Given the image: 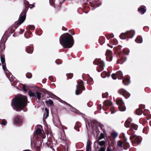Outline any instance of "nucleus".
<instances>
[{
	"label": "nucleus",
	"mask_w": 151,
	"mask_h": 151,
	"mask_svg": "<svg viewBox=\"0 0 151 151\" xmlns=\"http://www.w3.org/2000/svg\"><path fill=\"white\" fill-rule=\"evenodd\" d=\"M67 77L69 79H71L73 76V74L72 73H69L66 74Z\"/></svg>",
	"instance_id": "nucleus-41"
},
{
	"label": "nucleus",
	"mask_w": 151,
	"mask_h": 151,
	"mask_svg": "<svg viewBox=\"0 0 151 151\" xmlns=\"http://www.w3.org/2000/svg\"><path fill=\"white\" fill-rule=\"evenodd\" d=\"M7 124V122L6 120H2L1 123V124L4 125H6Z\"/></svg>",
	"instance_id": "nucleus-48"
},
{
	"label": "nucleus",
	"mask_w": 151,
	"mask_h": 151,
	"mask_svg": "<svg viewBox=\"0 0 151 151\" xmlns=\"http://www.w3.org/2000/svg\"><path fill=\"white\" fill-rule=\"evenodd\" d=\"M28 94L30 97H34L35 98L37 99L39 101L41 99V96H44L43 94L38 91H36L35 93L29 90L28 92Z\"/></svg>",
	"instance_id": "nucleus-9"
},
{
	"label": "nucleus",
	"mask_w": 151,
	"mask_h": 151,
	"mask_svg": "<svg viewBox=\"0 0 151 151\" xmlns=\"http://www.w3.org/2000/svg\"><path fill=\"white\" fill-rule=\"evenodd\" d=\"M138 127V126L136 124L132 123L131 124L129 130L128 131V133H129V135L134 134V133L133 132V129L137 130Z\"/></svg>",
	"instance_id": "nucleus-14"
},
{
	"label": "nucleus",
	"mask_w": 151,
	"mask_h": 151,
	"mask_svg": "<svg viewBox=\"0 0 151 151\" xmlns=\"http://www.w3.org/2000/svg\"><path fill=\"white\" fill-rule=\"evenodd\" d=\"M105 36L106 38L109 40L110 39L113 37H114V35H113L112 34H107Z\"/></svg>",
	"instance_id": "nucleus-34"
},
{
	"label": "nucleus",
	"mask_w": 151,
	"mask_h": 151,
	"mask_svg": "<svg viewBox=\"0 0 151 151\" xmlns=\"http://www.w3.org/2000/svg\"><path fill=\"white\" fill-rule=\"evenodd\" d=\"M87 83L88 84L91 85L93 84V79L91 78H88L87 80Z\"/></svg>",
	"instance_id": "nucleus-37"
},
{
	"label": "nucleus",
	"mask_w": 151,
	"mask_h": 151,
	"mask_svg": "<svg viewBox=\"0 0 151 151\" xmlns=\"http://www.w3.org/2000/svg\"><path fill=\"white\" fill-rule=\"evenodd\" d=\"M145 7L143 6H140L138 9V10L141 14H144L146 11Z\"/></svg>",
	"instance_id": "nucleus-19"
},
{
	"label": "nucleus",
	"mask_w": 151,
	"mask_h": 151,
	"mask_svg": "<svg viewBox=\"0 0 151 151\" xmlns=\"http://www.w3.org/2000/svg\"><path fill=\"white\" fill-rule=\"evenodd\" d=\"M142 110L140 108L137 109L136 111V114L137 115H141L142 113Z\"/></svg>",
	"instance_id": "nucleus-27"
},
{
	"label": "nucleus",
	"mask_w": 151,
	"mask_h": 151,
	"mask_svg": "<svg viewBox=\"0 0 151 151\" xmlns=\"http://www.w3.org/2000/svg\"><path fill=\"white\" fill-rule=\"evenodd\" d=\"M29 7L25 6V8L22 12L21 13L18 20L17 21L16 23L18 25H16V27H17L18 26L20 25L25 20L26 18V15L28 9Z\"/></svg>",
	"instance_id": "nucleus-5"
},
{
	"label": "nucleus",
	"mask_w": 151,
	"mask_h": 151,
	"mask_svg": "<svg viewBox=\"0 0 151 151\" xmlns=\"http://www.w3.org/2000/svg\"><path fill=\"white\" fill-rule=\"evenodd\" d=\"M16 22L17 21L15 22V24L12 27H11V28L12 29V30H11V34L14 31L15 29L17 28L19 26H18L17 27H16V25L17 26V25H18V24L16 23Z\"/></svg>",
	"instance_id": "nucleus-28"
},
{
	"label": "nucleus",
	"mask_w": 151,
	"mask_h": 151,
	"mask_svg": "<svg viewBox=\"0 0 151 151\" xmlns=\"http://www.w3.org/2000/svg\"><path fill=\"white\" fill-rule=\"evenodd\" d=\"M106 151H112L110 145L107 147Z\"/></svg>",
	"instance_id": "nucleus-59"
},
{
	"label": "nucleus",
	"mask_w": 151,
	"mask_h": 151,
	"mask_svg": "<svg viewBox=\"0 0 151 151\" xmlns=\"http://www.w3.org/2000/svg\"><path fill=\"white\" fill-rule=\"evenodd\" d=\"M119 37L122 39H125L126 37L127 38V35L126 32L125 33L121 34L119 36Z\"/></svg>",
	"instance_id": "nucleus-26"
},
{
	"label": "nucleus",
	"mask_w": 151,
	"mask_h": 151,
	"mask_svg": "<svg viewBox=\"0 0 151 151\" xmlns=\"http://www.w3.org/2000/svg\"><path fill=\"white\" fill-rule=\"evenodd\" d=\"M140 108H141V109H144L145 107V106L143 104H141L140 106Z\"/></svg>",
	"instance_id": "nucleus-62"
},
{
	"label": "nucleus",
	"mask_w": 151,
	"mask_h": 151,
	"mask_svg": "<svg viewBox=\"0 0 151 151\" xmlns=\"http://www.w3.org/2000/svg\"><path fill=\"white\" fill-rule=\"evenodd\" d=\"M12 29H11V28H9L7 29V30L5 32V34L7 35H10L11 34V30H12Z\"/></svg>",
	"instance_id": "nucleus-38"
},
{
	"label": "nucleus",
	"mask_w": 151,
	"mask_h": 151,
	"mask_svg": "<svg viewBox=\"0 0 151 151\" xmlns=\"http://www.w3.org/2000/svg\"><path fill=\"white\" fill-rule=\"evenodd\" d=\"M118 53L117 56L119 57L116 63L117 64H122L126 60V58L125 56L127 55L129 53V51L127 49H124L123 52L118 51Z\"/></svg>",
	"instance_id": "nucleus-3"
},
{
	"label": "nucleus",
	"mask_w": 151,
	"mask_h": 151,
	"mask_svg": "<svg viewBox=\"0 0 151 151\" xmlns=\"http://www.w3.org/2000/svg\"><path fill=\"white\" fill-rule=\"evenodd\" d=\"M34 146L35 147V150L36 151H40L41 150V147L40 146H37V144H34Z\"/></svg>",
	"instance_id": "nucleus-39"
},
{
	"label": "nucleus",
	"mask_w": 151,
	"mask_h": 151,
	"mask_svg": "<svg viewBox=\"0 0 151 151\" xmlns=\"http://www.w3.org/2000/svg\"><path fill=\"white\" fill-rule=\"evenodd\" d=\"M110 41L111 43H112L114 45H116L118 43L117 40L115 38L111 40Z\"/></svg>",
	"instance_id": "nucleus-35"
},
{
	"label": "nucleus",
	"mask_w": 151,
	"mask_h": 151,
	"mask_svg": "<svg viewBox=\"0 0 151 151\" xmlns=\"http://www.w3.org/2000/svg\"><path fill=\"white\" fill-rule=\"evenodd\" d=\"M101 76L102 77L104 78L106 77H109L110 76V74L108 72L104 71L101 73Z\"/></svg>",
	"instance_id": "nucleus-21"
},
{
	"label": "nucleus",
	"mask_w": 151,
	"mask_h": 151,
	"mask_svg": "<svg viewBox=\"0 0 151 151\" xmlns=\"http://www.w3.org/2000/svg\"><path fill=\"white\" fill-rule=\"evenodd\" d=\"M105 42L104 38L102 37H101L99 39V42L100 45H102Z\"/></svg>",
	"instance_id": "nucleus-32"
},
{
	"label": "nucleus",
	"mask_w": 151,
	"mask_h": 151,
	"mask_svg": "<svg viewBox=\"0 0 151 151\" xmlns=\"http://www.w3.org/2000/svg\"><path fill=\"white\" fill-rule=\"evenodd\" d=\"M45 102L47 104H48L51 106L53 103V101L51 99H49L46 101Z\"/></svg>",
	"instance_id": "nucleus-33"
},
{
	"label": "nucleus",
	"mask_w": 151,
	"mask_h": 151,
	"mask_svg": "<svg viewBox=\"0 0 151 151\" xmlns=\"http://www.w3.org/2000/svg\"><path fill=\"white\" fill-rule=\"evenodd\" d=\"M62 29L63 30L66 31L67 30V29L64 27H63Z\"/></svg>",
	"instance_id": "nucleus-64"
},
{
	"label": "nucleus",
	"mask_w": 151,
	"mask_h": 151,
	"mask_svg": "<svg viewBox=\"0 0 151 151\" xmlns=\"http://www.w3.org/2000/svg\"><path fill=\"white\" fill-rule=\"evenodd\" d=\"M43 92L45 95V94H46L48 95V96H47V98L50 97L51 98H54V97L56 96L52 93L46 90L45 89L44 91H43Z\"/></svg>",
	"instance_id": "nucleus-18"
},
{
	"label": "nucleus",
	"mask_w": 151,
	"mask_h": 151,
	"mask_svg": "<svg viewBox=\"0 0 151 151\" xmlns=\"http://www.w3.org/2000/svg\"><path fill=\"white\" fill-rule=\"evenodd\" d=\"M106 150V147H101L100 149L98 151H105Z\"/></svg>",
	"instance_id": "nucleus-56"
},
{
	"label": "nucleus",
	"mask_w": 151,
	"mask_h": 151,
	"mask_svg": "<svg viewBox=\"0 0 151 151\" xmlns=\"http://www.w3.org/2000/svg\"><path fill=\"white\" fill-rule=\"evenodd\" d=\"M29 29L32 30L35 29V27L33 25H30L29 26Z\"/></svg>",
	"instance_id": "nucleus-52"
},
{
	"label": "nucleus",
	"mask_w": 151,
	"mask_h": 151,
	"mask_svg": "<svg viewBox=\"0 0 151 151\" xmlns=\"http://www.w3.org/2000/svg\"><path fill=\"white\" fill-rule=\"evenodd\" d=\"M24 30L22 29L19 32V34H22L24 32Z\"/></svg>",
	"instance_id": "nucleus-63"
},
{
	"label": "nucleus",
	"mask_w": 151,
	"mask_h": 151,
	"mask_svg": "<svg viewBox=\"0 0 151 151\" xmlns=\"http://www.w3.org/2000/svg\"><path fill=\"white\" fill-rule=\"evenodd\" d=\"M33 50V47H28L26 49V51L28 53L31 54L32 53Z\"/></svg>",
	"instance_id": "nucleus-24"
},
{
	"label": "nucleus",
	"mask_w": 151,
	"mask_h": 151,
	"mask_svg": "<svg viewBox=\"0 0 151 151\" xmlns=\"http://www.w3.org/2000/svg\"><path fill=\"white\" fill-rule=\"evenodd\" d=\"M111 136L114 138L116 137L118 135V134L116 132H113L111 133Z\"/></svg>",
	"instance_id": "nucleus-46"
},
{
	"label": "nucleus",
	"mask_w": 151,
	"mask_h": 151,
	"mask_svg": "<svg viewBox=\"0 0 151 151\" xmlns=\"http://www.w3.org/2000/svg\"><path fill=\"white\" fill-rule=\"evenodd\" d=\"M27 99L26 96L21 95L16 97L13 100L12 104L14 110L19 111L27 105Z\"/></svg>",
	"instance_id": "nucleus-1"
},
{
	"label": "nucleus",
	"mask_w": 151,
	"mask_h": 151,
	"mask_svg": "<svg viewBox=\"0 0 151 151\" xmlns=\"http://www.w3.org/2000/svg\"><path fill=\"white\" fill-rule=\"evenodd\" d=\"M130 123V122L127 120L124 123V126L128 128L129 127Z\"/></svg>",
	"instance_id": "nucleus-36"
},
{
	"label": "nucleus",
	"mask_w": 151,
	"mask_h": 151,
	"mask_svg": "<svg viewBox=\"0 0 151 151\" xmlns=\"http://www.w3.org/2000/svg\"><path fill=\"white\" fill-rule=\"evenodd\" d=\"M148 127H145L144 129H143V132L144 133H145V134H146V133L147 132V131L148 130Z\"/></svg>",
	"instance_id": "nucleus-53"
},
{
	"label": "nucleus",
	"mask_w": 151,
	"mask_h": 151,
	"mask_svg": "<svg viewBox=\"0 0 151 151\" xmlns=\"http://www.w3.org/2000/svg\"><path fill=\"white\" fill-rule=\"evenodd\" d=\"M109 96V94L107 92H106L104 93H103L102 94V97L103 98H106Z\"/></svg>",
	"instance_id": "nucleus-47"
},
{
	"label": "nucleus",
	"mask_w": 151,
	"mask_h": 151,
	"mask_svg": "<svg viewBox=\"0 0 151 151\" xmlns=\"http://www.w3.org/2000/svg\"><path fill=\"white\" fill-rule=\"evenodd\" d=\"M122 147L124 150H126L129 147V145L128 142H124Z\"/></svg>",
	"instance_id": "nucleus-25"
},
{
	"label": "nucleus",
	"mask_w": 151,
	"mask_h": 151,
	"mask_svg": "<svg viewBox=\"0 0 151 151\" xmlns=\"http://www.w3.org/2000/svg\"><path fill=\"white\" fill-rule=\"evenodd\" d=\"M127 35V38H132L134 34V31L131 30V31H127L126 32Z\"/></svg>",
	"instance_id": "nucleus-17"
},
{
	"label": "nucleus",
	"mask_w": 151,
	"mask_h": 151,
	"mask_svg": "<svg viewBox=\"0 0 151 151\" xmlns=\"http://www.w3.org/2000/svg\"><path fill=\"white\" fill-rule=\"evenodd\" d=\"M117 77L119 79H123L124 76L122 73L121 71H118L116 73Z\"/></svg>",
	"instance_id": "nucleus-20"
},
{
	"label": "nucleus",
	"mask_w": 151,
	"mask_h": 151,
	"mask_svg": "<svg viewBox=\"0 0 151 151\" xmlns=\"http://www.w3.org/2000/svg\"><path fill=\"white\" fill-rule=\"evenodd\" d=\"M35 134V135H36L38 138L40 137H42L43 136V135L42 133L41 129L40 128H38L36 129Z\"/></svg>",
	"instance_id": "nucleus-16"
},
{
	"label": "nucleus",
	"mask_w": 151,
	"mask_h": 151,
	"mask_svg": "<svg viewBox=\"0 0 151 151\" xmlns=\"http://www.w3.org/2000/svg\"><path fill=\"white\" fill-rule=\"evenodd\" d=\"M60 44L65 48L71 47L74 44L73 37L68 33L63 35L59 39Z\"/></svg>",
	"instance_id": "nucleus-2"
},
{
	"label": "nucleus",
	"mask_w": 151,
	"mask_h": 151,
	"mask_svg": "<svg viewBox=\"0 0 151 151\" xmlns=\"http://www.w3.org/2000/svg\"><path fill=\"white\" fill-rule=\"evenodd\" d=\"M7 38L6 36H3L0 41V56L1 62L2 63H5V56L2 54V53L5 50L4 45Z\"/></svg>",
	"instance_id": "nucleus-4"
},
{
	"label": "nucleus",
	"mask_w": 151,
	"mask_h": 151,
	"mask_svg": "<svg viewBox=\"0 0 151 151\" xmlns=\"http://www.w3.org/2000/svg\"><path fill=\"white\" fill-rule=\"evenodd\" d=\"M130 140L131 141L132 144L133 145H138L140 144L142 140L141 137L135 135H132L130 137Z\"/></svg>",
	"instance_id": "nucleus-7"
},
{
	"label": "nucleus",
	"mask_w": 151,
	"mask_h": 151,
	"mask_svg": "<svg viewBox=\"0 0 151 151\" xmlns=\"http://www.w3.org/2000/svg\"><path fill=\"white\" fill-rule=\"evenodd\" d=\"M149 112L148 111L145 110L144 111L143 113L144 115L145 116H147L148 115V113Z\"/></svg>",
	"instance_id": "nucleus-57"
},
{
	"label": "nucleus",
	"mask_w": 151,
	"mask_h": 151,
	"mask_svg": "<svg viewBox=\"0 0 151 151\" xmlns=\"http://www.w3.org/2000/svg\"><path fill=\"white\" fill-rule=\"evenodd\" d=\"M91 142L89 140H88L87 142V145L86 148H91Z\"/></svg>",
	"instance_id": "nucleus-40"
},
{
	"label": "nucleus",
	"mask_w": 151,
	"mask_h": 151,
	"mask_svg": "<svg viewBox=\"0 0 151 151\" xmlns=\"http://www.w3.org/2000/svg\"><path fill=\"white\" fill-rule=\"evenodd\" d=\"M93 63L94 65H99L96 69L98 72H100L104 70L105 64L104 63L101 59H96L93 61Z\"/></svg>",
	"instance_id": "nucleus-6"
},
{
	"label": "nucleus",
	"mask_w": 151,
	"mask_h": 151,
	"mask_svg": "<svg viewBox=\"0 0 151 151\" xmlns=\"http://www.w3.org/2000/svg\"><path fill=\"white\" fill-rule=\"evenodd\" d=\"M29 7L30 9H32L33 7H35V5L34 4H29Z\"/></svg>",
	"instance_id": "nucleus-58"
},
{
	"label": "nucleus",
	"mask_w": 151,
	"mask_h": 151,
	"mask_svg": "<svg viewBox=\"0 0 151 151\" xmlns=\"http://www.w3.org/2000/svg\"><path fill=\"white\" fill-rule=\"evenodd\" d=\"M78 11H83V12H84L86 14H87L88 13V9L87 10H85V8L84 9H83L82 8H80L79 9H78Z\"/></svg>",
	"instance_id": "nucleus-44"
},
{
	"label": "nucleus",
	"mask_w": 151,
	"mask_h": 151,
	"mask_svg": "<svg viewBox=\"0 0 151 151\" xmlns=\"http://www.w3.org/2000/svg\"><path fill=\"white\" fill-rule=\"evenodd\" d=\"M97 142L98 144L101 146H102L103 145H105L106 142L105 141L103 140L99 141V140H98Z\"/></svg>",
	"instance_id": "nucleus-30"
},
{
	"label": "nucleus",
	"mask_w": 151,
	"mask_h": 151,
	"mask_svg": "<svg viewBox=\"0 0 151 151\" xmlns=\"http://www.w3.org/2000/svg\"><path fill=\"white\" fill-rule=\"evenodd\" d=\"M111 77H112V78L113 79L115 80L117 76H116V73H115V74L113 73Z\"/></svg>",
	"instance_id": "nucleus-51"
},
{
	"label": "nucleus",
	"mask_w": 151,
	"mask_h": 151,
	"mask_svg": "<svg viewBox=\"0 0 151 151\" xmlns=\"http://www.w3.org/2000/svg\"><path fill=\"white\" fill-rule=\"evenodd\" d=\"M124 142L121 140L118 141L117 142V145L120 147L122 148V147Z\"/></svg>",
	"instance_id": "nucleus-31"
},
{
	"label": "nucleus",
	"mask_w": 151,
	"mask_h": 151,
	"mask_svg": "<svg viewBox=\"0 0 151 151\" xmlns=\"http://www.w3.org/2000/svg\"><path fill=\"white\" fill-rule=\"evenodd\" d=\"M116 103L118 105L119 109L120 111H124L126 110V108L124 106V102L122 99H117L116 100Z\"/></svg>",
	"instance_id": "nucleus-10"
},
{
	"label": "nucleus",
	"mask_w": 151,
	"mask_h": 151,
	"mask_svg": "<svg viewBox=\"0 0 151 151\" xmlns=\"http://www.w3.org/2000/svg\"><path fill=\"white\" fill-rule=\"evenodd\" d=\"M98 109L99 110H101V109L102 107L101 105H98L97 106Z\"/></svg>",
	"instance_id": "nucleus-60"
},
{
	"label": "nucleus",
	"mask_w": 151,
	"mask_h": 151,
	"mask_svg": "<svg viewBox=\"0 0 151 151\" xmlns=\"http://www.w3.org/2000/svg\"><path fill=\"white\" fill-rule=\"evenodd\" d=\"M118 93L122 95L126 99H128L130 96V94L126 90L123 88L119 89Z\"/></svg>",
	"instance_id": "nucleus-11"
},
{
	"label": "nucleus",
	"mask_w": 151,
	"mask_h": 151,
	"mask_svg": "<svg viewBox=\"0 0 151 151\" xmlns=\"http://www.w3.org/2000/svg\"><path fill=\"white\" fill-rule=\"evenodd\" d=\"M27 78H30L32 77V75L31 73L28 72L26 74Z\"/></svg>",
	"instance_id": "nucleus-42"
},
{
	"label": "nucleus",
	"mask_w": 151,
	"mask_h": 151,
	"mask_svg": "<svg viewBox=\"0 0 151 151\" xmlns=\"http://www.w3.org/2000/svg\"><path fill=\"white\" fill-rule=\"evenodd\" d=\"M122 82L125 85H128L130 83V81L128 78H126L124 79Z\"/></svg>",
	"instance_id": "nucleus-22"
},
{
	"label": "nucleus",
	"mask_w": 151,
	"mask_h": 151,
	"mask_svg": "<svg viewBox=\"0 0 151 151\" xmlns=\"http://www.w3.org/2000/svg\"><path fill=\"white\" fill-rule=\"evenodd\" d=\"M49 79L52 82L53 81V78L52 76H50L49 77Z\"/></svg>",
	"instance_id": "nucleus-61"
},
{
	"label": "nucleus",
	"mask_w": 151,
	"mask_h": 151,
	"mask_svg": "<svg viewBox=\"0 0 151 151\" xmlns=\"http://www.w3.org/2000/svg\"><path fill=\"white\" fill-rule=\"evenodd\" d=\"M135 41L138 43H141L142 42V38L140 37H137L135 40Z\"/></svg>",
	"instance_id": "nucleus-29"
},
{
	"label": "nucleus",
	"mask_w": 151,
	"mask_h": 151,
	"mask_svg": "<svg viewBox=\"0 0 151 151\" xmlns=\"http://www.w3.org/2000/svg\"><path fill=\"white\" fill-rule=\"evenodd\" d=\"M69 32L70 33L71 35H74L75 34L73 29L69 30Z\"/></svg>",
	"instance_id": "nucleus-55"
},
{
	"label": "nucleus",
	"mask_w": 151,
	"mask_h": 151,
	"mask_svg": "<svg viewBox=\"0 0 151 151\" xmlns=\"http://www.w3.org/2000/svg\"><path fill=\"white\" fill-rule=\"evenodd\" d=\"M104 106L103 107V109L104 110L106 111L109 108V106L111 105L112 102L109 100H106L104 102Z\"/></svg>",
	"instance_id": "nucleus-13"
},
{
	"label": "nucleus",
	"mask_w": 151,
	"mask_h": 151,
	"mask_svg": "<svg viewBox=\"0 0 151 151\" xmlns=\"http://www.w3.org/2000/svg\"><path fill=\"white\" fill-rule=\"evenodd\" d=\"M110 110L111 111V113L112 114H113L116 111L115 109V108L113 106H112L110 108Z\"/></svg>",
	"instance_id": "nucleus-45"
},
{
	"label": "nucleus",
	"mask_w": 151,
	"mask_h": 151,
	"mask_svg": "<svg viewBox=\"0 0 151 151\" xmlns=\"http://www.w3.org/2000/svg\"><path fill=\"white\" fill-rule=\"evenodd\" d=\"M104 137V134L103 133H101L100 134V136L98 138V140H100Z\"/></svg>",
	"instance_id": "nucleus-43"
},
{
	"label": "nucleus",
	"mask_w": 151,
	"mask_h": 151,
	"mask_svg": "<svg viewBox=\"0 0 151 151\" xmlns=\"http://www.w3.org/2000/svg\"><path fill=\"white\" fill-rule=\"evenodd\" d=\"M26 86H25V85H23V87H22V89H23L24 91L25 92H27V89L26 88Z\"/></svg>",
	"instance_id": "nucleus-54"
},
{
	"label": "nucleus",
	"mask_w": 151,
	"mask_h": 151,
	"mask_svg": "<svg viewBox=\"0 0 151 151\" xmlns=\"http://www.w3.org/2000/svg\"><path fill=\"white\" fill-rule=\"evenodd\" d=\"M55 62L58 65H59L62 63V61L60 59H58L55 60Z\"/></svg>",
	"instance_id": "nucleus-49"
},
{
	"label": "nucleus",
	"mask_w": 151,
	"mask_h": 151,
	"mask_svg": "<svg viewBox=\"0 0 151 151\" xmlns=\"http://www.w3.org/2000/svg\"><path fill=\"white\" fill-rule=\"evenodd\" d=\"M45 112L43 116L45 119H46L49 115V109L46 107L45 109Z\"/></svg>",
	"instance_id": "nucleus-23"
},
{
	"label": "nucleus",
	"mask_w": 151,
	"mask_h": 151,
	"mask_svg": "<svg viewBox=\"0 0 151 151\" xmlns=\"http://www.w3.org/2000/svg\"><path fill=\"white\" fill-rule=\"evenodd\" d=\"M112 52L111 51L109 50H107L106 52V59L107 61H111L112 60Z\"/></svg>",
	"instance_id": "nucleus-12"
},
{
	"label": "nucleus",
	"mask_w": 151,
	"mask_h": 151,
	"mask_svg": "<svg viewBox=\"0 0 151 151\" xmlns=\"http://www.w3.org/2000/svg\"><path fill=\"white\" fill-rule=\"evenodd\" d=\"M2 68L3 69L4 71H6V70H7L6 68V63H2Z\"/></svg>",
	"instance_id": "nucleus-50"
},
{
	"label": "nucleus",
	"mask_w": 151,
	"mask_h": 151,
	"mask_svg": "<svg viewBox=\"0 0 151 151\" xmlns=\"http://www.w3.org/2000/svg\"><path fill=\"white\" fill-rule=\"evenodd\" d=\"M22 122V119L19 116H16L14 120V123L17 125H19L21 124Z\"/></svg>",
	"instance_id": "nucleus-15"
},
{
	"label": "nucleus",
	"mask_w": 151,
	"mask_h": 151,
	"mask_svg": "<svg viewBox=\"0 0 151 151\" xmlns=\"http://www.w3.org/2000/svg\"><path fill=\"white\" fill-rule=\"evenodd\" d=\"M85 90V87L83 86V82L82 80H81L76 86L75 94L76 95H78L82 93L83 90Z\"/></svg>",
	"instance_id": "nucleus-8"
}]
</instances>
